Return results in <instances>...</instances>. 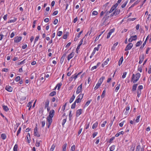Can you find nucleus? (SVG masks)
I'll list each match as a JSON object with an SVG mask.
<instances>
[{
	"label": "nucleus",
	"instance_id": "obj_1",
	"mask_svg": "<svg viewBox=\"0 0 151 151\" xmlns=\"http://www.w3.org/2000/svg\"><path fill=\"white\" fill-rule=\"evenodd\" d=\"M140 76V73H136L135 75L133 74L131 80V81H133V83H135L139 79Z\"/></svg>",
	"mask_w": 151,
	"mask_h": 151
},
{
	"label": "nucleus",
	"instance_id": "obj_2",
	"mask_svg": "<svg viewBox=\"0 0 151 151\" xmlns=\"http://www.w3.org/2000/svg\"><path fill=\"white\" fill-rule=\"evenodd\" d=\"M118 6V4L116 3L111 8L110 10L109 11L107 12V14H109L110 13H111Z\"/></svg>",
	"mask_w": 151,
	"mask_h": 151
},
{
	"label": "nucleus",
	"instance_id": "obj_3",
	"mask_svg": "<svg viewBox=\"0 0 151 151\" xmlns=\"http://www.w3.org/2000/svg\"><path fill=\"white\" fill-rule=\"evenodd\" d=\"M54 110L53 109L52 110L49 112V116L47 117L52 118L54 116Z\"/></svg>",
	"mask_w": 151,
	"mask_h": 151
},
{
	"label": "nucleus",
	"instance_id": "obj_4",
	"mask_svg": "<svg viewBox=\"0 0 151 151\" xmlns=\"http://www.w3.org/2000/svg\"><path fill=\"white\" fill-rule=\"evenodd\" d=\"M133 45L132 43H129L126 46V47L125 49V51L129 50L131 49Z\"/></svg>",
	"mask_w": 151,
	"mask_h": 151
},
{
	"label": "nucleus",
	"instance_id": "obj_5",
	"mask_svg": "<svg viewBox=\"0 0 151 151\" xmlns=\"http://www.w3.org/2000/svg\"><path fill=\"white\" fill-rule=\"evenodd\" d=\"M82 84H81L77 88L76 91V93L77 94L80 93L82 91Z\"/></svg>",
	"mask_w": 151,
	"mask_h": 151
},
{
	"label": "nucleus",
	"instance_id": "obj_6",
	"mask_svg": "<svg viewBox=\"0 0 151 151\" xmlns=\"http://www.w3.org/2000/svg\"><path fill=\"white\" fill-rule=\"evenodd\" d=\"M75 53L72 52L68 56L67 59L68 61H69L70 59L72 58L74 55Z\"/></svg>",
	"mask_w": 151,
	"mask_h": 151
},
{
	"label": "nucleus",
	"instance_id": "obj_7",
	"mask_svg": "<svg viewBox=\"0 0 151 151\" xmlns=\"http://www.w3.org/2000/svg\"><path fill=\"white\" fill-rule=\"evenodd\" d=\"M114 29H112L110 30L109 32L107 34V36L106 37V38L107 39H108L110 37L112 33L114 32Z\"/></svg>",
	"mask_w": 151,
	"mask_h": 151
},
{
	"label": "nucleus",
	"instance_id": "obj_8",
	"mask_svg": "<svg viewBox=\"0 0 151 151\" xmlns=\"http://www.w3.org/2000/svg\"><path fill=\"white\" fill-rule=\"evenodd\" d=\"M22 38V37H15L14 39V42H16V43H17V42H20L21 41Z\"/></svg>",
	"mask_w": 151,
	"mask_h": 151
},
{
	"label": "nucleus",
	"instance_id": "obj_9",
	"mask_svg": "<svg viewBox=\"0 0 151 151\" xmlns=\"http://www.w3.org/2000/svg\"><path fill=\"white\" fill-rule=\"evenodd\" d=\"M82 114V109H80L76 111V117H78Z\"/></svg>",
	"mask_w": 151,
	"mask_h": 151
},
{
	"label": "nucleus",
	"instance_id": "obj_10",
	"mask_svg": "<svg viewBox=\"0 0 151 151\" xmlns=\"http://www.w3.org/2000/svg\"><path fill=\"white\" fill-rule=\"evenodd\" d=\"M5 89L8 91L11 92L12 91L13 88L10 86H6L5 88Z\"/></svg>",
	"mask_w": 151,
	"mask_h": 151
},
{
	"label": "nucleus",
	"instance_id": "obj_11",
	"mask_svg": "<svg viewBox=\"0 0 151 151\" xmlns=\"http://www.w3.org/2000/svg\"><path fill=\"white\" fill-rule=\"evenodd\" d=\"M144 55H143L142 56H140L139 57V64H141L144 60Z\"/></svg>",
	"mask_w": 151,
	"mask_h": 151
},
{
	"label": "nucleus",
	"instance_id": "obj_12",
	"mask_svg": "<svg viewBox=\"0 0 151 151\" xmlns=\"http://www.w3.org/2000/svg\"><path fill=\"white\" fill-rule=\"evenodd\" d=\"M120 12V10L118 9H116L115 11L114 12L113 14H114V15L116 16L119 14Z\"/></svg>",
	"mask_w": 151,
	"mask_h": 151
},
{
	"label": "nucleus",
	"instance_id": "obj_13",
	"mask_svg": "<svg viewBox=\"0 0 151 151\" xmlns=\"http://www.w3.org/2000/svg\"><path fill=\"white\" fill-rule=\"evenodd\" d=\"M118 42H117L116 43H114L111 48V50L114 51L115 50L116 46L118 45Z\"/></svg>",
	"mask_w": 151,
	"mask_h": 151
},
{
	"label": "nucleus",
	"instance_id": "obj_14",
	"mask_svg": "<svg viewBox=\"0 0 151 151\" xmlns=\"http://www.w3.org/2000/svg\"><path fill=\"white\" fill-rule=\"evenodd\" d=\"M49 99H47L46 101L45 102V108L46 109L47 107H49Z\"/></svg>",
	"mask_w": 151,
	"mask_h": 151
},
{
	"label": "nucleus",
	"instance_id": "obj_15",
	"mask_svg": "<svg viewBox=\"0 0 151 151\" xmlns=\"http://www.w3.org/2000/svg\"><path fill=\"white\" fill-rule=\"evenodd\" d=\"M140 1V0H137L132 5V6L130 7L129 9L131 7H133L135 5L137 4Z\"/></svg>",
	"mask_w": 151,
	"mask_h": 151
},
{
	"label": "nucleus",
	"instance_id": "obj_16",
	"mask_svg": "<svg viewBox=\"0 0 151 151\" xmlns=\"http://www.w3.org/2000/svg\"><path fill=\"white\" fill-rule=\"evenodd\" d=\"M105 78L104 76L102 77L99 80L98 83H99L100 84H101L103 82V80Z\"/></svg>",
	"mask_w": 151,
	"mask_h": 151
},
{
	"label": "nucleus",
	"instance_id": "obj_17",
	"mask_svg": "<svg viewBox=\"0 0 151 151\" xmlns=\"http://www.w3.org/2000/svg\"><path fill=\"white\" fill-rule=\"evenodd\" d=\"M105 12H106V14L103 18V19H104V20L106 21L109 19V16H108L109 14H107V12L106 11Z\"/></svg>",
	"mask_w": 151,
	"mask_h": 151
},
{
	"label": "nucleus",
	"instance_id": "obj_18",
	"mask_svg": "<svg viewBox=\"0 0 151 151\" xmlns=\"http://www.w3.org/2000/svg\"><path fill=\"white\" fill-rule=\"evenodd\" d=\"M123 60V57L122 56L120 59L119 61L118 65L119 66H120L122 63V62Z\"/></svg>",
	"mask_w": 151,
	"mask_h": 151
},
{
	"label": "nucleus",
	"instance_id": "obj_19",
	"mask_svg": "<svg viewBox=\"0 0 151 151\" xmlns=\"http://www.w3.org/2000/svg\"><path fill=\"white\" fill-rule=\"evenodd\" d=\"M67 145V144L66 143H65L63 145L62 147L63 151H66Z\"/></svg>",
	"mask_w": 151,
	"mask_h": 151
},
{
	"label": "nucleus",
	"instance_id": "obj_20",
	"mask_svg": "<svg viewBox=\"0 0 151 151\" xmlns=\"http://www.w3.org/2000/svg\"><path fill=\"white\" fill-rule=\"evenodd\" d=\"M137 84H134L132 86V90L133 91H135L137 87Z\"/></svg>",
	"mask_w": 151,
	"mask_h": 151
},
{
	"label": "nucleus",
	"instance_id": "obj_21",
	"mask_svg": "<svg viewBox=\"0 0 151 151\" xmlns=\"http://www.w3.org/2000/svg\"><path fill=\"white\" fill-rule=\"evenodd\" d=\"M124 132L123 131H122L120 132H119V133H117L116 134L115 136L116 137H118L119 135L122 134L123 135L124 134Z\"/></svg>",
	"mask_w": 151,
	"mask_h": 151
},
{
	"label": "nucleus",
	"instance_id": "obj_22",
	"mask_svg": "<svg viewBox=\"0 0 151 151\" xmlns=\"http://www.w3.org/2000/svg\"><path fill=\"white\" fill-rule=\"evenodd\" d=\"M75 96L74 95H73L70 100L69 102L70 103H71L73 101V100L75 98Z\"/></svg>",
	"mask_w": 151,
	"mask_h": 151
},
{
	"label": "nucleus",
	"instance_id": "obj_23",
	"mask_svg": "<svg viewBox=\"0 0 151 151\" xmlns=\"http://www.w3.org/2000/svg\"><path fill=\"white\" fill-rule=\"evenodd\" d=\"M101 85V84H100L99 83H98L96 84V86L94 88V89L95 90H97L100 86Z\"/></svg>",
	"mask_w": 151,
	"mask_h": 151
},
{
	"label": "nucleus",
	"instance_id": "obj_24",
	"mask_svg": "<svg viewBox=\"0 0 151 151\" xmlns=\"http://www.w3.org/2000/svg\"><path fill=\"white\" fill-rule=\"evenodd\" d=\"M98 123L97 122H96L95 123H94L92 126V128L93 129L96 128L97 126Z\"/></svg>",
	"mask_w": 151,
	"mask_h": 151
},
{
	"label": "nucleus",
	"instance_id": "obj_25",
	"mask_svg": "<svg viewBox=\"0 0 151 151\" xmlns=\"http://www.w3.org/2000/svg\"><path fill=\"white\" fill-rule=\"evenodd\" d=\"M56 93L55 91H53L51 93H50L49 94V96H53L55 95H56Z\"/></svg>",
	"mask_w": 151,
	"mask_h": 151
},
{
	"label": "nucleus",
	"instance_id": "obj_26",
	"mask_svg": "<svg viewBox=\"0 0 151 151\" xmlns=\"http://www.w3.org/2000/svg\"><path fill=\"white\" fill-rule=\"evenodd\" d=\"M56 146V145L55 144L52 145L50 150V151H53Z\"/></svg>",
	"mask_w": 151,
	"mask_h": 151
},
{
	"label": "nucleus",
	"instance_id": "obj_27",
	"mask_svg": "<svg viewBox=\"0 0 151 151\" xmlns=\"http://www.w3.org/2000/svg\"><path fill=\"white\" fill-rule=\"evenodd\" d=\"M1 137L3 139H5L6 138V135L5 134H2L1 135Z\"/></svg>",
	"mask_w": 151,
	"mask_h": 151
},
{
	"label": "nucleus",
	"instance_id": "obj_28",
	"mask_svg": "<svg viewBox=\"0 0 151 151\" xmlns=\"http://www.w3.org/2000/svg\"><path fill=\"white\" fill-rule=\"evenodd\" d=\"M105 93H106V90L105 89L103 91V93H102V94L101 96V98L103 99L104 97V96H105Z\"/></svg>",
	"mask_w": 151,
	"mask_h": 151
},
{
	"label": "nucleus",
	"instance_id": "obj_29",
	"mask_svg": "<svg viewBox=\"0 0 151 151\" xmlns=\"http://www.w3.org/2000/svg\"><path fill=\"white\" fill-rule=\"evenodd\" d=\"M3 107L4 110L5 111H7L9 110V109L7 106L4 105Z\"/></svg>",
	"mask_w": 151,
	"mask_h": 151
},
{
	"label": "nucleus",
	"instance_id": "obj_30",
	"mask_svg": "<svg viewBox=\"0 0 151 151\" xmlns=\"http://www.w3.org/2000/svg\"><path fill=\"white\" fill-rule=\"evenodd\" d=\"M92 100L91 99L90 100L88 101L86 103L85 105H84V107H85L88 106L89 104H90V102Z\"/></svg>",
	"mask_w": 151,
	"mask_h": 151
},
{
	"label": "nucleus",
	"instance_id": "obj_31",
	"mask_svg": "<svg viewBox=\"0 0 151 151\" xmlns=\"http://www.w3.org/2000/svg\"><path fill=\"white\" fill-rule=\"evenodd\" d=\"M81 99H79V98H77V99L74 102H75L76 103H79L81 102Z\"/></svg>",
	"mask_w": 151,
	"mask_h": 151
},
{
	"label": "nucleus",
	"instance_id": "obj_32",
	"mask_svg": "<svg viewBox=\"0 0 151 151\" xmlns=\"http://www.w3.org/2000/svg\"><path fill=\"white\" fill-rule=\"evenodd\" d=\"M142 43V42L141 41H139L137 42L136 44V47H138L140 46Z\"/></svg>",
	"mask_w": 151,
	"mask_h": 151
},
{
	"label": "nucleus",
	"instance_id": "obj_33",
	"mask_svg": "<svg viewBox=\"0 0 151 151\" xmlns=\"http://www.w3.org/2000/svg\"><path fill=\"white\" fill-rule=\"evenodd\" d=\"M128 0H127V1H126L122 5V6H121L122 7V8H124L126 6L127 3H128Z\"/></svg>",
	"mask_w": 151,
	"mask_h": 151
},
{
	"label": "nucleus",
	"instance_id": "obj_34",
	"mask_svg": "<svg viewBox=\"0 0 151 151\" xmlns=\"http://www.w3.org/2000/svg\"><path fill=\"white\" fill-rule=\"evenodd\" d=\"M17 18H15L14 19H11L9 21H8V23H12V22H15L17 20Z\"/></svg>",
	"mask_w": 151,
	"mask_h": 151
},
{
	"label": "nucleus",
	"instance_id": "obj_35",
	"mask_svg": "<svg viewBox=\"0 0 151 151\" xmlns=\"http://www.w3.org/2000/svg\"><path fill=\"white\" fill-rule=\"evenodd\" d=\"M101 45L100 44H99L98 45V46L97 47H95L94 49L93 50H95V51H96V50L98 51L99 50V46Z\"/></svg>",
	"mask_w": 151,
	"mask_h": 151
},
{
	"label": "nucleus",
	"instance_id": "obj_36",
	"mask_svg": "<svg viewBox=\"0 0 151 151\" xmlns=\"http://www.w3.org/2000/svg\"><path fill=\"white\" fill-rule=\"evenodd\" d=\"M47 121L49 123H51L52 122V118L47 117Z\"/></svg>",
	"mask_w": 151,
	"mask_h": 151
},
{
	"label": "nucleus",
	"instance_id": "obj_37",
	"mask_svg": "<svg viewBox=\"0 0 151 151\" xmlns=\"http://www.w3.org/2000/svg\"><path fill=\"white\" fill-rule=\"evenodd\" d=\"M131 37L132 38V41L135 40L137 39V36L136 35H135Z\"/></svg>",
	"mask_w": 151,
	"mask_h": 151
},
{
	"label": "nucleus",
	"instance_id": "obj_38",
	"mask_svg": "<svg viewBox=\"0 0 151 151\" xmlns=\"http://www.w3.org/2000/svg\"><path fill=\"white\" fill-rule=\"evenodd\" d=\"M61 83H59L56 86H57L58 87V90H59L60 89V86H61Z\"/></svg>",
	"mask_w": 151,
	"mask_h": 151
},
{
	"label": "nucleus",
	"instance_id": "obj_39",
	"mask_svg": "<svg viewBox=\"0 0 151 151\" xmlns=\"http://www.w3.org/2000/svg\"><path fill=\"white\" fill-rule=\"evenodd\" d=\"M33 101H31L30 102H29L27 104V106L28 107H30L31 108L32 106V103Z\"/></svg>",
	"mask_w": 151,
	"mask_h": 151
},
{
	"label": "nucleus",
	"instance_id": "obj_40",
	"mask_svg": "<svg viewBox=\"0 0 151 151\" xmlns=\"http://www.w3.org/2000/svg\"><path fill=\"white\" fill-rule=\"evenodd\" d=\"M143 88V86L142 85H139L138 86L137 91H141V90Z\"/></svg>",
	"mask_w": 151,
	"mask_h": 151
},
{
	"label": "nucleus",
	"instance_id": "obj_41",
	"mask_svg": "<svg viewBox=\"0 0 151 151\" xmlns=\"http://www.w3.org/2000/svg\"><path fill=\"white\" fill-rule=\"evenodd\" d=\"M115 147V145H112L110 148V150H111V151H113L114 150Z\"/></svg>",
	"mask_w": 151,
	"mask_h": 151
},
{
	"label": "nucleus",
	"instance_id": "obj_42",
	"mask_svg": "<svg viewBox=\"0 0 151 151\" xmlns=\"http://www.w3.org/2000/svg\"><path fill=\"white\" fill-rule=\"evenodd\" d=\"M83 94H80L78 96L77 98H79V99H82L83 97Z\"/></svg>",
	"mask_w": 151,
	"mask_h": 151
},
{
	"label": "nucleus",
	"instance_id": "obj_43",
	"mask_svg": "<svg viewBox=\"0 0 151 151\" xmlns=\"http://www.w3.org/2000/svg\"><path fill=\"white\" fill-rule=\"evenodd\" d=\"M18 146L17 144H16L14 147L13 150L14 151H17Z\"/></svg>",
	"mask_w": 151,
	"mask_h": 151
},
{
	"label": "nucleus",
	"instance_id": "obj_44",
	"mask_svg": "<svg viewBox=\"0 0 151 151\" xmlns=\"http://www.w3.org/2000/svg\"><path fill=\"white\" fill-rule=\"evenodd\" d=\"M146 43V41H145L144 42L142 45L140 47V49H142L144 47V46L145 45Z\"/></svg>",
	"mask_w": 151,
	"mask_h": 151
},
{
	"label": "nucleus",
	"instance_id": "obj_45",
	"mask_svg": "<svg viewBox=\"0 0 151 151\" xmlns=\"http://www.w3.org/2000/svg\"><path fill=\"white\" fill-rule=\"evenodd\" d=\"M140 117V116L139 115L136 118V122H138L139 121V118Z\"/></svg>",
	"mask_w": 151,
	"mask_h": 151
},
{
	"label": "nucleus",
	"instance_id": "obj_46",
	"mask_svg": "<svg viewBox=\"0 0 151 151\" xmlns=\"http://www.w3.org/2000/svg\"><path fill=\"white\" fill-rule=\"evenodd\" d=\"M62 32L61 31H59L57 33V35L59 36H60L62 34Z\"/></svg>",
	"mask_w": 151,
	"mask_h": 151
},
{
	"label": "nucleus",
	"instance_id": "obj_47",
	"mask_svg": "<svg viewBox=\"0 0 151 151\" xmlns=\"http://www.w3.org/2000/svg\"><path fill=\"white\" fill-rule=\"evenodd\" d=\"M20 80V77L18 76L15 78V80L16 82H18Z\"/></svg>",
	"mask_w": 151,
	"mask_h": 151
},
{
	"label": "nucleus",
	"instance_id": "obj_48",
	"mask_svg": "<svg viewBox=\"0 0 151 151\" xmlns=\"http://www.w3.org/2000/svg\"><path fill=\"white\" fill-rule=\"evenodd\" d=\"M138 70L141 73L142 72V69L141 66H140L139 65L138 66Z\"/></svg>",
	"mask_w": 151,
	"mask_h": 151
},
{
	"label": "nucleus",
	"instance_id": "obj_49",
	"mask_svg": "<svg viewBox=\"0 0 151 151\" xmlns=\"http://www.w3.org/2000/svg\"><path fill=\"white\" fill-rule=\"evenodd\" d=\"M76 105V103L75 102H74V103L71 106V108L72 109H74L75 107V106Z\"/></svg>",
	"mask_w": 151,
	"mask_h": 151
},
{
	"label": "nucleus",
	"instance_id": "obj_50",
	"mask_svg": "<svg viewBox=\"0 0 151 151\" xmlns=\"http://www.w3.org/2000/svg\"><path fill=\"white\" fill-rule=\"evenodd\" d=\"M106 121L104 122L103 124H101V126L102 127H104L105 125L106 124Z\"/></svg>",
	"mask_w": 151,
	"mask_h": 151
},
{
	"label": "nucleus",
	"instance_id": "obj_51",
	"mask_svg": "<svg viewBox=\"0 0 151 151\" xmlns=\"http://www.w3.org/2000/svg\"><path fill=\"white\" fill-rule=\"evenodd\" d=\"M83 39L84 38H83L82 39H81L80 41V42L79 45H78L81 46V45L82 44V43L83 41Z\"/></svg>",
	"mask_w": 151,
	"mask_h": 151
},
{
	"label": "nucleus",
	"instance_id": "obj_52",
	"mask_svg": "<svg viewBox=\"0 0 151 151\" xmlns=\"http://www.w3.org/2000/svg\"><path fill=\"white\" fill-rule=\"evenodd\" d=\"M120 86V84H119L118 85V86H117L115 89V91L117 92L118 91V90L119 89Z\"/></svg>",
	"mask_w": 151,
	"mask_h": 151
},
{
	"label": "nucleus",
	"instance_id": "obj_53",
	"mask_svg": "<svg viewBox=\"0 0 151 151\" xmlns=\"http://www.w3.org/2000/svg\"><path fill=\"white\" fill-rule=\"evenodd\" d=\"M107 63L106 61L104 62L102 64V67H104L105 65H107Z\"/></svg>",
	"mask_w": 151,
	"mask_h": 151
},
{
	"label": "nucleus",
	"instance_id": "obj_54",
	"mask_svg": "<svg viewBox=\"0 0 151 151\" xmlns=\"http://www.w3.org/2000/svg\"><path fill=\"white\" fill-rule=\"evenodd\" d=\"M127 73L126 72H124L123 73V75L122 76V78H125L126 75H127Z\"/></svg>",
	"mask_w": 151,
	"mask_h": 151
},
{
	"label": "nucleus",
	"instance_id": "obj_55",
	"mask_svg": "<svg viewBox=\"0 0 151 151\" xmlns=\"http://www.w3.org/2000/svg\"><path fill=\"white\" fill-rule=\"evenodd\" d=\"M98 134V132H95L93 134L92 137L93 138H94Z\"/></svg>",
	"mask_w": 151,
	"mask_h": 151
},
{
	"label": "nucleus",
	"instance_id": "obj_56",
	"mask_svg": "<svg viewBox=\"0 0 151 151\" xmlns=\"http://www.w3.org/2000/svg\"><path fill=\"white\" fill-rule=\"evenodd\" d=\"M71 111H70L69 115V119L70 120H71V118L72 116V115L71 114Z\"/></svg>",
	"mask_w": 151,
	"mask_h": 151
},
{
	"label": "nucleus",
	"instance_id": "obj_57",
	"mask_svg": "<svg viewBox=\"0 0 151 151\" xmlns=\"http://www.w3.org/2000/svg\"><path fill=\"white\" fill-rule=\"evenodd\" d=\"M75 149V146L74 145H73L71 148V150L72 151H74Z\"/></svg>",
	"mask_w": 151,
	"mask_h": 151
},
{
	"label": "nucleus",
	"instance_id": "obj_58",
	"mask_svg": "<svg viewBox=\"0 0 151 151\" xmlns=\"http://www.w3.org/2000/svg\"><path fill=\"white\" fill-rule=\"evenodd\" d=\"M41 141H40L39 142H38L37 141H36V146L37 147H39L40 145V142H41Z\"/></svg>",
	"mask_w": 151,
	"mask_h": 151
},
{
	"label": "nucleus",
	"instance_id": "obj_59",
	"mask_svg": "<svg viewBox=\"0 0 151 151\" xmlns=\"http://www.w3.org/2000/svg\"><path fill=\"white\" fill-rule=\"evenodd\" d=\"M21 127H19L18 131H17V136H18L19 134L20 133V131H21Z\"/></svg>",
	"mask_w": 151,
	"mask_h": 151
},
{
	"label": "nucleus",
	"instance_id": "obj_60",
	"mask_svg": "<svg viewBox=\"0 0 151 151\" xmlns=\"http://www.w3.org/2000/svg\"><path fill=\"white\" fill-rule=\"evenodd\" d=\"M66 119H64L63 120V122L62 123L63 126H64V124H65V123L66 122Z\"/></svg>",
	"mask_w": 151,
	"mask_h": 151
},
{
	"label": "nucleus",
	"instance_id": "obj_61",
	"mask_svg": "<svg viewBox=\"0 0 151 151\" xmlns=\"http://www.w3.org/2000/svg\"><path fill=\"white\" fill-rule=\"evenodd\" d=\"M58 19H55L53 22V23L54 24H56L58 23Z\"/></svg>",
	"mask_w": 151,
	"mask_h": 151
},
{
	"label": "nucleus",
	"instance_id": "obj_62",
	"mask_svg": "<svg viewBox=\"0 0 151 151\" xmlns=\"http://www.w3.org/2000/svg\"><path fill=\"white\" fill-rule=\"evenodd\" d=\"M58 13V11H54L52 14V16H55Z\"/></svg>",
	"mask_w": 151,
	"mask_h": 151
},
{
	"label": "nucleus",
	"instance_id": "obj_63",
	"mask_svg": "<svg viewBox=\"0 0 151 151\" xmlns=\"http://www.w3.org/2000/svg\"><path fill=\"white\" fill-rule=\"evenodd\" d=\"M115 138V137H112L109 140V143H111V142Z\"/></svg>",
	"mask_w": 151,
	"mask_h": 151
},
{
	"label": "nucleus",
	"instance_id": "obj_64",
	"mask_svg": "<svg viewBox=\"0 0 151 151\" xmlns=\"http://www.w3.org/2000/svg\"><path fill=\"white\" fill-rule=\"evenodd\" d=\"M134 147H133V145H132L130 148V151H134Z\"/></svg>",
	"mask_w": 151,
	"mask_h": 151
}]
</instances>
